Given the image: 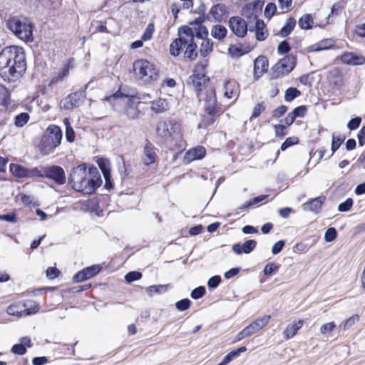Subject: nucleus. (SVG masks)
Returning a JSON list of instances; mask_svg holds the SVG:
<instances>
[{"label": "nucleus", "mask_w": 365, "mask_h": 365, "mask_svg": "<svg viewBox=\"0 0 365 365\" xmlns=\"http://www.w3.org/2000/svg\"><path fill=\"white\" fill-rule=\"evenodd\" d=\"M203 20L197 19L193 24L197 28H191L188 26H181L178 29V38L175 39L170 45V53L173 56H178L184 51V57L190 61L195 60L197 56V44L195 43V37L202 40L207 38L208 30L206 26L202 25Z\"/></svg>", "instance_id": "1"}, {"label": "nucleus", "mask_w": 365, "mask_h": 365, "mask_svg": "<svg viewBox=\"0 0 365 365\" xmlns=\"http://www.w3.org/2000/svg\"><path fill=\"white\" fill-rule=\"evenodd\" d=\"M73 189L84 194H91L101 186L102 180L96 167L89 168L86 163L74 167L68 177Z\"/></svg>", "instance_id": "2"}, {"label": "nucleus", "mask_w": 365, "mask_h": 365, "mask_svg": "<svg viewBox=\"0 0 365 365\" xmlns=\"http://www.w3.org/2000/svg\"><path fill=\"white\" fill-rule=\"evenodd\" d=\"M26 69V55L21 47L7 46L1 51L0 73L2 75L19 78Z\"/></svg>", "instance_id": "3"}, {"label": "nucleus", "mask_w": 365, "mask_h": 365, "mask_svg": "<svg viewBox=\"0 0 365 365\" xmlns=\"http://www.w3.org/2000/svg\"><path fill=\"white\" fill-rule=\"evenodd\" d=\"M113 109L118 113H124L130 119L138 118L140 110L138 106L140 101H135V92H127L126 87H120L114 94L104 99Z\"/></svg>", "instance_id": "4"}, {"label": "nucleus", "mask_w": 365, "mask_h": 365, "mask_svg": "<svg viewBox=\"0 0 365 365\" xmlns=\"http://www.w3.org/2000/svg\"><path fill=\"white\" fill-rule=\"evenodd\" d=\"M62 130L56 125H50L46 130L41 143V150L44 155L52 153L61 142Z\"/></svg>", "instance_id": "5"}, {"label": "nucleus", "mask_w": 365, "mask_h": 365, "mask_svg": "<svg viewBox=\"0 0 365 365\" xmlns=\"http://www.w3.org/2000/svg\"><path fill=\"white\" fill-rule=\"evenodd\" d=\"M6 25L8 29L17 37L25 41H32L34 25L26 19H20L17 17L9 19Z\"/></svg>", "instance_id": "6"}, {"label": "nucleus", "mask_w": 365, "mask_h": 365, "mask_svg": "<svg viewBox=\"0 0 365 365\" xmlns=\"http://www.w3.org/2000/svg\"><path fill=\"white\" fill-rule=\"evenodd\" d=\"M133 70L135 77L145 81H155L158 77V69L151 62L145 59H138L134 61Z\"/></svg>", "instance_id": "7"}, {"label": "nucleus", "mask_w": 365, "mask_h": 365, "mask_svg": "<svg viewBox=\"0 0 365 365\" xmlns=\"http://www.w3.org/2000/svg\"><path fill=\"white\" fill-rule=\"evenodd\" d=\"M200 101L204 102V109L207 114L220 115L221 108L217 103L215 90L209 87L205 91L197 93Z\"/></svg>", "instance_id": "8"}, {"label": "nucleus", "mask_w": 365, "mask_h": 365, "mask_svg": "<svg viewBox=\"0 0 365 365\" xmlns=\"http://www.w3.org/2000/svg\"><path fill=\"white\" fill-rule=\"evenodd\" d=\"M295 64L296 58L293 56H286L272 68L271 78L277 79L289 74L294 68Z\"/></svg>", "instance_id": "9"}, {"label": "nucleus", "mask_w": 365, "mask_h": 365, "mask_svg": "<svg viewBox=\"0 0 365 365\" xmlns=\"http://www.w3.org/2000/svg\"><path fill=\"white\" fill-rule=\"evenodd\" d=\"M228 27L232 33L238 38L246 36L248 29V21L240 16H233L229 19Z\"/></svg>", "instance_id": "10"}, {"label": "nucleus", "mask_w": 365, "mask_h": 365, "mask_svg": "<svg viewBox=\"0 0 365 365\" xmlns=\"http://www.w3.org/2000/svg\"><path fill=\"white\" fill-rule=\"evenodd\" d=\"M179 125L173 120L160 122L157 126V133L165 140H169L173 135L178 134Z\"/></svg>", "instance_id": "11"}, {"label": "nucleus", "mask_w": 365, "mask_h": 365, "mask_svg": "<svg viewBox=\"0 0 365 365\" xmlns=\"http://www.w3.org/2000/svg\"><path fill=\"white\" fill-rule=\"evenodd\" d=\"M43 172L44 178L53 180L56 184L61 185L66 183V174L61 167L56 165L46 166Z\"/></svg>", "instance_id": "12"}, {"label": "nucleus", "mask_w": 365, "mask_h": 365, "mask_svg": "<svg viewBox=\"0 0 365 365\" xmlns=\"http://www.w3.org/2000/svg\"><path fill=\"white\" fill-rule=\"evenodd\" d=\"M247 17L251 21L252 19L255 21V25L254 29H250V31H255V38L259 41H264L268 36V31L266 29V25L263 20L259 19L257 16L254 12H251Z\"/></svg>", "instance_id": "13"}, {"label": "nucleus", "mask_w": 365, "mask_h": 365, "mask_svg": "<svg viewBox=\"0 0 365 365\" xmlns=\"http://www.w3.org/2000/svg\"><path fill=\"white\" fill-rule=\"evenodd\" d=\"M85 98L86 94L83 91L71 93L61 101V107L65 110H71L78 107Z\"/></svg>", "instance_id": "14"}, {"label": "nucleus", "mask_w": 365, "mask_h": 365, "mask_svg": "<svg viewBox=\"0 0 365 365\" xmlns=\"http://www.w3.org/2000/svg\"><path fill=\"white\" fill-rule=\"evenodd\" d=\"M227 14V8L225 4L218 3L213 5L207 14L203 16V19H207L211 21L220 23Z\"/></svg>", "instance_id": "15"}, {"label": "nucleus", "mask_w": 365, "mask_h": 365, "mask_svg": "<svg viewBox=\"0 0 365 365\" xmlns=\"http://www.w3.org/2000/svg\"><path fill=\"white\" fill-rule=\"evenodd\" d=\"M158 159V155L156 153V148L149 140H146V143L143 147V153L141 156V160L145 165H150L154 164Z\"/></svg>", "instance_id": "16"}, {"label": "nucleus", "mask_w": 365, "mask_h": 365, "mask_svg": "<svg viewBox=\"0 0 365 365\" xmlns=\"http://www.w3.org/2000/svg\"><path fill=\"white\" fill-rule=\"evenodd\" d=\"M100 271L101 267L99 265L87 267L74 274L73 280L76 282L87 280L96 275Z\"/></svg>", "instance_id": "17"}, {"label": "nucleus", "mask_w": 365, "mask_h": 365, "mask_svg": "<svg viewBox=\"0 0 365 365\" xmlns=\"http://www.w3.org/2000/svg\"><path fill=\"white\" fill-rule=\"evenodd\" d=\"M209 78L205 74L194 73L188 78L187 85L190 87H192L196 91L200 93L203 91L202 88L209 81Z\"/></svg>", "instance_id": "18"}, {"label": "nucleus", "mask_w": 365, "mask_h": 365, "mask_svg": "<svg viewBox=\"0 0 365 365\" xmlns=\"http://www.w3.org/2000/svg\"><path fill=\"white\" fill-rule=\"evenodd\" d=\"M257 246V242L255 240H247L244 243H236L232 245V251L236 255L250 254Z\"/></svg>", "instance_id": "19"}, {"label": "nucleus", "mask_w": 365, "mask_h": 365, "mask_svg": "<svg viewBox=\"0 0 365 365\" xmlns=\"http://www.w3.org/2000/svg\"><path fill=\"white\" fill-rule=\"evenodd\" d=\"M270 318V315H264L262 317L257 318L252 323L246 327L245 329L249 336H250L257 333L260 329L264 327L268 324Z\"/></svg>", "instance_id": "20"}, {"label": "nucleus", "mask_w": 365, "mask_h": 365, "mask_svg": "<svg viewBox=\"0 0 365 365\" xmlns=\"http://www.w3.org/2000/svg\"><path fill=\"white\" fill-rule=\"evenodd\" d=\"M269 61L267 57L264 56H258L254 63V77L255 79L259 78L268 69Z\"/></svg>", "instance_id": "21"}, {"label": "nucleus", "mask_w": 365, "mask_h": 365, "mask_svg": "<svg viewBox=\"0 0 365 365\" xmlns=\"http://www.w3.org/2000/svg\"><path fill=\"white\" fill-rule=\"evenodd\" d=\"M341 61L347 65L361 66L365 63V58L354 52H345L341 56Z\"/></svg>", "instance_id": "22"}, {"label": "nucleus", "mask_w": 365, "mask_h": 365, "mask_svg": "<svg viewBox=\"0 0 365 365\" xmlns=\"http://www.w3.org/2000/svg\"><path fill=\"white\" fill-rule=\"evenodd\" d=\"M325 196L321 195L309 200L303 204V209L307 211L319 213L322 210V206L325 201Z\"/></svg>", "instance_id": "23"}, {"label": "nucleus", "mask_w": 365, "mask_h": 365, "mask_svg": "<svg viewBox=\"0 0 365 365\" xmlns=\"http://www.w3.org/2000/svg\"><path fill=\"white\" fill-rule=\"evenodd\" d=\"M334 45V41L331 38H327L309 46L307 50L309 52H319L329 49L333 47Z\"/></svg>", "instance_id": "24"}, {"label": "nucleus", "mask_w": 365, "mask_h": 365, "mask_svg": "<svg viewBox=\"0 0 365 365\" xmlns=\"http://www.w3.org/2000/svg\"><path fill=\"white\" fill-rule=\"evenodd\" d=\"M227 29L222 24H216L212 26L210 30L211 36L217 40L218 41H222L227 36Z\"/></svg>", "instance_id": "25"}, {"label": "nucleus", "mask_w": 365, "mask_h": 365, "mask_svg": "<svg viewBox=\"0 0 365 365\" xmlns=\"http://www.w3.org/2000/svg\"><path fill=\"white\" fill-rule=\"evenodd\" d=\"M304 324L303 320H298L297 322L288 325L285 330L283 331V336L285 339L292 338L298 331V330L302 327Z\"/></svg>", "instance_id": "26"}, {"label": "nucleus", "mask_w": 365, "mask_h": 365, "mask_svg": "<svg viewBox=\"0 0 365 365\" xmlns=\"http://www.w3.org/2000/svg\"><path fill=\"white\" fill-rule=\"evenodd\" d=\"M224 95L227 98H232L238 94L237 84L235 81H227L224 84Z\"/></svg>", "instance_id": "27"}, {"label": "nucleus", "mask_w": 365, "mask_h": 365, "mask_svg": "<svg viewBox=\"0 0 365 365\" xmlns=\"http://www.w3.org/2000/svg\"><path fill=\"white\" fill-rule=\"evenodd\" d=\"M296 23L297 21L294 18L289 17L287 20L284 26L279 31V35L282 37H287L289 36L295 28Z\"/></svg>", "instance_id": "28"}, {"label": "nucleus", "mask_w": 365, "mask_h": 365, "mask_svg": "<svg viewBox=\"0 0 365 365\" xmlns=\"http://www.w3.org/2000/svg\"><path fill=\"white\" fill-rule=\"evenodd\" d=\"M24 305L22 303H15L9 305L6 309V312L8 314L11 316H14L16 317H24Z\"/></svg>", "instance_id": "29"}, {"label": "nucleus", "mask_w": 365, "mask_h": 365, "mask_svg": "<svg viewBox=\"0 0 365 365\" xmlns=\"http://www.w3.org/2000/svg\"><path fill=\"white\" fill-rule=\"evenodd\" d=\"M24 305V317L35 314L38 312L39 306L34 301H28L25 303H22Z\"/></svg>", "instance_id": "30"}, {"label": "nucleus", "mask_w": 365, "mask_h": 365, "mask_svg": "<svg viewBox=\"0 0 365 365\" xmlns=\"http://www.w3.org/2000/svg\"><path fill=\"white\" fill-rule=\"evenodd\" d=\"M98 165L103 175L104 179L108 181L110 173V163L106 158H100L98 160Z\"/></svg>", "instance_id": "31"}, {"label": "nucleus", "mask_w": 365, "mask_h": 365, "mask_svg": "<svg viewBox=\"0 0 365 365\" xmlns=\"http://www.w3.org/2000/svg\"><path fill=\"white\" fill-rule=\"evenodd\" d=\"M168 108V103L165 99L159 98L157 101H152L151 109L155 113H160Z\"/></svg>", "instance_id": "32"}, {"label": "nucleus", "mask_w": 365, "mask_h": 365, "mask_svg": "<svg viewBox=\"0 0 365 365\" xmlns=\"http://www.w3.org/2000/svg\"><path fill=\"white\" fill-rule=\"evenodd\" d=\"M314 19L309 14L303 15L298 21L299 26L304 30H309L312 28Z\"/></svg>", "instance_id": "33"}, {"label": "nucleus", "mask_w": 365, "mask_h": 365, "mask_svg": "<svg viewBox=\"0 0 365 365\" xmlns=\"http://www.w3.org/2000/svg\"><path fill=\"white\" fill-rule=\"evenodd\" d=\"M212 49L213 42L212 40L208 38L203 39L200 48V55L203 57H205L212 51Z\"/></svg>", "instance_id": "34"}, {"label": "nucleus", "mask_w": 365, "mask_h": 365, "mask_svg": "<svg viewBox=\"0 0 365 365\" xmlns=\"http://www.w3.org/2000/svg\"><path fill=\"white\" fill-rule=\"evenodd\" d=\"M27 168L19 164L11 163L9 165L10 172L16 177L26 178Z\"/></svg>", "instance_id": "35"}, {"label": "nucleus", "mask_w": 365, "mask_h": 365, "mask_svg": "<svg viewBox=\"0 0 365 365\" xmlns=\"http://www.w3.org/2000/svg\"><path fill=\"white\" fill-rule=\"evenodd\" d=\"M187 154L190 156L191 160L202 159L206 154V150L202 146H198L189 150Z\"/></svg>", "instance_id": "36"}, {"label": "nucleus", "mask_w": 365, "mask_h": 365, "mask_svg": "<svg viewBox=\"0 0 365 365\" xmlns=\"http://www.w3.org/2000/svg\"><path fill=\"white\" fill-rule=\"evenodd\" d=\"M44 169L45 167H35L32 168H27L26 178H44Z\"/></svg>", "instance_id": "37"}, {"label": "nucleus", "mask_w": 365, "mask_h": 365, "mask_svg": "<svg viewBox=\"0 0 365 365\" xmlns=\"http://www.w3.org/2000/svg\"><path fill=\"white\" fill-rule=\"evenodd\" d=\"M70 70V66L68 63L65 64L58 71L57 76H53L50 83L51 84H56L59 81H62L66 76H68Z\"/></svg>", "instance_id": "38"}, {"label": "nucleus", "mask_w": 365, "mask_h": 365, "mask_svg": "<svg viewBox=\"0 0 365 365\" xmlns=\"http://www.w3.org/2000/svg\"><path fill=\"white\" fill-rule=\"evenodd\" d=\"M29 113L23 112L16 115L14 118V125L17 128L24 127L29 120Z\"/></svg>", "instance_id": "39"}, {"label": "nucleus", "mask_w": 365, "mask_h": 365, "mask_svg": "<svg viewBox=\"0 0 365 365\" xmlns=\"http://www.w3.org/2000/svg\"><path fill=\"white\" fill-rule=\"evenodd\" d=\"M301 96V91L294 87H289L285 91L284 100L287 102H292L296 98Z\"/></svg>", "instance_id": "40"}, {"label": "nucleus", "mask_w": 365, "mask_h": 365, "mask_svg": "<svg viewBox=\"0 0 365 365\" xmlns=\"http://www.w3.org/2000/svg\"><path fill=\"white\" fill-rule=\"evenodd\" d=\"M63 123L66 126V139L68 142L72 143L75 140V132L71 127L70 121L68 118L63 119Z\"/></svg>", "instance_id": "41"}, {"label": "nucleus", "mask_w": 365, "mask_h": 365, "mask_svg": "<svg viewBox=\"0 0 365 365\" xmlns=\"http://www.w3.org/2000/svg\"><path fill=\"white\" fill-rule=\"evenodd\" d=\"M219 115H220L207 114V113H205V115H204L203 116L202 122L199 124V127H207L208 125L213 124L217 117H218Z\"/></svg>", "instance_id": "42"}, {"label": "nucleus", "mask_w": 365, "mask_h": 365, "mask_svg": "<svg viewBox=\"0 0 365 365\" xmlns=\"http://www.w3.org/2000/svg\"><path fill=\"white\" fill-rule=\"evenodd\" d=\"M166 290L165 285H152L148 287L147 293L149 296H153L154 294H160Z\"/></svg>", "instance_id": "43"}, {"label": "nucleus", "mask_w": 365, "mask_h": 365, "mask_svg": "<svg viewBox=\"0 0 365 365\" xmlns=\"http://www.w3.org/2000/svg\"><path fill=\"white\" fill-rule=\"evenodd\" d=\"M206 293V289L204 286H199L195 288L190 294V297L193 299H199L202 298Z\"/></svg>", "instance_id": "44"}, {"label": "nucleus", "mask_w": 365, "mask_h": 365, "mask_svg": "<svg viewBox=\"0 0 365 365\" xmlns=\"http://www.w3.org/2000/svg\"><path fill=\"white\" fill-rule=\"evenodd\" d=\"M277 11V6L274 3H268L264 8V16L267 19H271Z\"/></svg>", "instance_id": "45"}, {"label": "nucleus", "mask_w": 365, "mask_h": 365, "mask_svg": "<svg viewBox=\"0 0 365 365\" xmlns=\"http://www.w3.org/2000/svg\"><path fill=\"white\" fill-rule=\"evenodd\" d=\"M337 237V232L334 227L328 228L324 234V240L327 242H333Z\"/></svg>", "instance_id": "46"}, {"label": "nucleus", "mask_w": 365, "mask_h": 365, "mask_svg": "<svg viewBox=\"0 0 365 365\" xmlns=\"http://www.w3.org/2000/svg\"><path fill=\"white\" fill-rule=\"evenodd\" d=\"M190 304H191V301L187 298H185V299L178 301L175 303V307L179 311L183 312V311H185L187 309H189V307H190Z\"/></svg>", "instance_id": "47"}, {"label": "nucleus", "mask_w": 365, "mask_h": 365, "mask_svg": "<svg viewBox=\"0 0 365 365\" xmlns=\"http://www.w3.org/2000/svg\"><path fill=\"white\" fill-rule=\"evenodd\" d=\"M299 143V139L297 137H289L287 138L281 145V150L284 151L288 148L296 145Z\"/></svg>", "instance_id": "48"}, {"label": "nucleus", "mask_w": 365, "mask_h": 365, "mask_svg": "<svg viewBox=\"0 0 365 365\" xmlns=\"http://www.w3.org/2000/svg\"><path fill=\"white\" fill-rule=\"evenodd\" d=\"M228 53L230 56L232 58H238L246 53V52H244L241 48L237 47L235 45H231L229 47Z\"/></svg>", "instance_id": "49"}, {"label": "nucleus", "mask_w": 365, "mask_h": 365, "mask_svg": "<svg viewBox=\"0 0 365 365\" xmlns=\"http://www.w3.org/2000/svg\"><path fill=\"white\" fill-rule=\"evenodd\" d=\"M153 32H154V25H153V24L150 23L147 26L145 31L143 32V34L141 36V39L143 41L150 40L152 38Z\"/></svg>", "instance_id": "50"}, {"label": "nucleus", "mask_w": 365, "mask_h": 365, "mask_svg": "<svg viewBox=\"0 0 365 365\" xmlns=\"http://www.w3.org/2000/svg\"><path fill=\"white\" fill-rule=\"evenodd\" d=\"M142 277V274L138 271H132L127 273L125 276V279L128 283H131L134 281L138 280Z\"/></svg>", "instance_id": "51"}, {"label": "nucleus", "mask_w": 365, "mask_h": 365, "mask_svg": "<svg viewBox=\"0 0 365 365\" xmlns=\"http://www.w3.org/2000/svg\"><path fill=\"white\" fill-rule=\"evenodd\" d=\"M344 137H336L334 135L332 136V141H331V152L332 154H334L341 146V143L344 141Z\"/></svg>", "instance_id": "52"}, {"label": "nucleus", "mask_w": 365, "mask_h": 365, "mask_svg": "<svg viewBox=\"0 0 365 365\" xmlns=\"http://www.w3.org/2000/svg\"><path fill=\"white\" fill-rule=\"evenodd\" d=\"M353 205V200L351 198H347L344 202L340 203L338 206V210L344 212L349 211Z\"/></svg>", "instance_id": "53"}, {"label": "nucleus", "mask_w": 365, "mask_h": 365, "mask_svg": "<svg viewBox=\"0 0 365 365\" xmlns=\"http://www.w3.org/2000/svg\"><path fill=\"white\" fill-rule=\"evenodd\" d=\"M279 266L274 262H270L266 264L264 268L263 272L265 275H271L277 272Z\"/></svg>", "instance_id": "54"}, {"label": "nucleus", "mask_w": 365, "mask_h": 365, "mask_svg": "<svg viewBox=\"0 0 365 365\" xmlns=\"http://www.w3.org/2000/svg\"><path fill=\"white\" fill-rule=\"evenodd\" d=\"M307 111V108L306 106H300L296 107L292 110V113L295 118H298V117L303 118L306 115Z\"/></svg>", "instance_id": "55"}, {"label": "nucleus", "mask_w": 365, "mask_h": 365, "mask_svg": "<svg viewBox=\"0 0 365 365\" xmlns=\"http://www.w3.org/2000/svg\"><path fill=\"white\" fill-rule=\"evenodd\" d=\"M336 328V324L334 322L323 324L320 327V332L326 335L331 332Z\"/></svg>", "instance_id": "56"}, {"label": "nucleus", "mask_w": 365, "mask_h": 365, "mask_svg": "<svg viewBox=\"0 0 365 365\" xmlns=\"http://www.w3.org/2000/svg\"><path fill=\"white\" fill-rule=\"evenodd\" d=\"M359 320V317L357 314L349 317L344 322V324L343 325V329L344 330L349 329L354 324H355L356 322H358Z\"/></svg>", "instance_id": "57"}, {"label": "nucleus", "mask_w": 365, "mask_h": 365, "mask_svg": "<svg viewBox=\"0 0 365 365\" xmlns=\"http://www.w3.org/2000/svg\"><path fill=\"white\" fill-rule=\"evenodd\" d=\"M265 110L264 102L258 103L254 108L251 118L259 117L262 111Z\"/></svg>", "instance_id": "58"}, {"label": "nucleus", "mask_w": 365, "mask_h": 365, "mask_svg": "<svg viewBox=\"0 0 365 365\" xmlns=\"http://www.w3.org/2000/svg\"><path fill=\"white\" fill-rule=\"evenodd\" d=\"M291 48L287 41L284 40L280 42L277 47V51L280 54L287 53Z\"/></svg>", "instance_id": "59"}, {"label": "nucleus", "mask_w": 365, "mask_h": 365, "mask_svg": "<svg viewBox=\"0 0 365 365\" xmlns=\"http://www.w3.org/2000/svg\"><path fill=\"white\" fill-rule=\"evenodd\" d=\"M221 282V277L219 275H215L210 277L207 282V286L210 289L217 288Z\"/></svg>", "instance_id": "60"}, {"label": "nucleus", "mask_w": 365, "mask_h": 365, "mask_svg": "<svg viewBox=\"0 0 365 365\" xmlns=\"http://www.w3.org/2000/svg\"><path fill=\"white\" fill-rule=\"evenodd\" d=\"M11 352L17 355H24L26 352V348L24 344H16L11 347Z\"/></svg>", "instance_id": "61"}, {"label": "nucleus", "mask_w": 365, "mask_h": 365, "mask_svg": "<svg viewBox=\"0 0 365 365\" xmlns=\"http://www.w3.org/2000/svg\"><path fill=\"white\" fill-rule=\"evenodd\" d=\"M274 130H275V135L277 137H279L281 138H284L287 134V132L286 131V125L278 124L275 125L274 126Z\"/></svg>", "instance_id": "62"}, {"label": "nucleus", "mask_w": 365, "mask_h": 365, "mask_svg": "<svg viewBox=\"0 0 365 365\" xmlns=\"http://www.w3.org/2000/svg\"><path fill=\"white\" fill-rule=\"evenodd\" d=\"M267 197H268L267 195H261L255 197L250 199L249 201H247V205L254 207V206L258 205L259 203L262 202L264 200H266L267 198Z\"/></svg>", "instance_id": "63"}, {"label": "nucleus", "mask_w": 365, "mask_h": 365, "mask_svg": "<svg viewBox=\"0 0 365 365\" xmlns=\"http://www.w3.org/2000/svg\"><path fill=\"white\" fill-rule=\"evenodd\" d=\"M361 122V119L360 117H356L351 118L347 123V127L349 130H354L358 128Z\"/></svg>", "instance_id": "64"}]
</instances>
